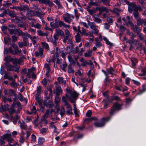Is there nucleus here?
I'll use <instances>...</instances> for the list:
<instances>
[{"instance_id": "1", "label": "nucleus", "mask_w": 146, "mask_h": 146, "mask_svg": "<svg viewBox=\"0 0 146 146\" xmlns=\"http://www.w3.org/2000/svg\"><path fill=\"white\" fill-rule=\"evenodd\" d=\"M3 65L6 67L7 70L10 71L13 70L17 72H19L20 66L17 65L14 66L10 64L9 62H6Z\"/></svg>"}, {"instance_id": "2", "label": "nucleus", "mask_w": 146, "mask_h": 146, "mask_svg": "<svg viewBox=\"0 0 146 146\" xmlns=\"http://www.w3.org/2000/svg\"><path fill=\"white\" fill-rule=\"evenodd\" d=\"M123 104H119L116 103L114 104L113 106L111 107L110 113L111 115H113L114 112L117 111L121 110V107L123 106Z\"/></svg>"}, {"instance_id": "3", "label": "nucleus", "mask_w": 146, "mask_h": 146, "mask_svg": "<svg viewBox=\"0 0 146 146\" xmlns=\"http://www.w3.org/2000/svg\"><path fill=\"white\" fill-rule=\"evenodd\" d=\"M65 34H64V36H62L64 37V39L63 40V42L64 43H66L67 40H69V41H71V35L69 30L66 29L65 31Z\"/></svg>"}, {"instance_id": "4", "label": "nucleus", "mask_w": 146, "mask_h": 146, "mask_svg": "<svg viewBox=\"0 0 146 146\" xmlns=\"http://www.w3.org/2000/svg\"><path fill=\"white\" fill-rule=\"evenodd\" d=\"M68 93L70 94L71 97L73 98V99H71V98H69V100L72 103H74L75 102V100L78 96L79 94L77 93L76 91H74L73 92H68Z\"/></svg>"}, {"instance_id": "5", "label": "nucleus", "mask_w": 146, "mask_h": 146, "mask_svg": "<svg viewBox=\"0 0 146 146\" xmlns=\"http://www.w3.org/2000/svg\"><path fill=\"white\" fill-rule=\"evenodd\" d=\"M21 34V35H20L19 36H21L22 37L23 40V45H24V46H27V43L28 41V39L27 35V33H24L23 32V33H22Z\"/></svg>"}, {"instance_id": "6", "label": "nucleus", "mask_w": 146, "mask_h": 146, "mask_svg": "<svg viewBox=\"0 0 146 146\" xmlns=\"http://www.w3.org/2000/svg\"><path fill=\"white\" fill-rule=\"evenodd\" d=\"M89 25L90 28L94 31V33L96 34H98V33L99 30L98 29V26H97L94 22H91Z\"/></svg>"}, {"instance_id": "7", "label": "nucleus", "mask_w": 146, "mask_h": 146, "mask_svg": "<svg viewBox=\"0 0 146 146\" xmlns=\"http://www.w3.org/2000/svg\"><path fill=\"white\" fill-rule=\"evenodd\" d=\"M8 31L10 34L11 35H13V34H16L18 33V35L19 36L21 35L22 33H23V31L21 30L20 29H8Z\"/></svg>"}, {"instance_id": "8", "label": "nucleus", "mask_w": 146, "mask_h": 146, "mask_svg": "<svg viewBox=\"0 0 146 146\" xmlns=\"http://www.w3.org/2000/svg\"><path fill=\"white\" fill-rule=\"evenodd\" d=\"M13 9H15L17 10H19L21 12H25L26 10H28V7L27 5H24L21 7L14 6L13 7Z\"/></svg>"}, {"instance_id": "9", "label": "nucleus", "mask_w": 146, "mask_h": 146, "mask_svg": "<svg viewBox=\"0 0 146 146\" xmlns=\"http://www.w3.org/2000/svg\"><path fill=\"white\" fill-rule=\"evenodd\" d=\"M63 17L64 21L66 23H70L72 21V20L71 19V15L67 13L64 14Z\"/></svg>"}, {"instance_id": "10", "label": "nucleus", "mask_w": 146, "mask_h": 146, "mask_svg": "<svg viewBox=\"0 0 146 146\" xmlns=\"http://www.w3.org/2000/svg\"><path fill=\"white\" fill-rule=\"evenodd\" d=\"M96 9L98 10L99 11V15H102V13L104 11L106 12H108L109 10L108 9L107 7H104L103 6L101 7H96Z\"/></svg>"}, {"instance_id": "11", "label": "nucleus", "mask_w": 146, "mask_h": 146, "mask_svg": "<svg viewBox=\"0 0 146 146\" xmlns=\"http://www.w3.org/2000/svg\"><path fill=\"white\" fill-rule=\"evenodd\" d=\"M133 31L137 34L139 33L141 30L140 28L137 25L133 24L130 26Z\"/></svg>"}, {"instance_id": "12", "label": "nucleus", "mask_w": 146, "mask_h": 146, "mask_svg": "<svg viewBox=\"0 0 146 146\" xmlns=\"http://www.w3.org/2000/svg\"><path fill=\"white\" fill-rule=\"evenodd\" d=\"M38 1L40 3H44L46 5H48L50 7H52L53 5V3L50 0H36Z\"/></svg>"}, {"instance_id": "13", "label": "nucleus", "mask_w": 146, "mask_h": 146, "mask_svg": "<svg viewBox=\"0 0 146 146\" xmlns=\"http://www.w3.org/2000/svg\"><path fill=\"white\" fill-rule=\"evenodd\" d=\"M136 20H137V25H141L143 24L144 25H146V19H143L139 17Z\"/></svg>"}, {"instance_id": "14", "label": "nucleus", "mask_w": 146, "mask_h": 146, "mask_svg": "<svg viewBox=\"0 0 146 146\" xmlns=\"http://www.w3.org/2000/svg\"><path fill=\"white\" fill-rule=\"evenodd\" d=\"M27 35L28 37L31 40L33 44L34 45H35L37 40V37L35 36L32 37L31 35L28 33L27 34Z\"/></svg>"}, {"instance_id": "15", "label": "nucleus", "mask_w": 146, "mask_h": 146, "mask_svg": "<svg viewBox=\"0 0 146 146\" xmlns=\"http://www.w3.org/2000/svg\"><path fill=\"white\" fill-rule=\"evenodd\" d=\"M99 16L95 14L93 16L94 18V21L98 23H100L102 22V21L99 17Z\"/></svg>"}, {"instance_id": "16", "label": "nucleus", "mask_w": 146, "mask_h": 146, "mask_svg": "<svg viewBox=\"0 0 146 146\" xmlns=\"http://www.w3.org/2000/svg\"><path fill=\"white\" fill-rule=\"evenodd\" d=\"M23 12H21L20 13V14L21 16V17L17 16L15 17V19L20 21H22L25 20L26 17L22 13Z\"/></svg>"}, {"instance_id": "17", "label": "nucleus", "mask_w": 146, "mask_h": 146, "mask_svg": "<svg viewBox=\"0 0 146 146\" xmlns=\"http://www.w3.org/2000/svg\"><path fill=\"white\" fill-rule=\"evenodd\" d=\"M55 30L56 34L59 36H61L62 37L64 36V32L61 29L59 28H56Z\"/></svg>"}, {"instance_id": "18", "label": "nucleus", "mask_w": 146, "mask_h": 146, "mask_svg": "<svg viewBox=\"0 0 146 146\" xmlns=\"http://www.w3.org/2000/svg\"><path fill=\"white\" fill-rule=\"evenodd\" d=\"M132 19L130 16H127L126 17V24L127 25H130L131 26L133 24L132 22Z\"/></svg>"}, {"instance_id": "19", "label": "nucleus", "mask_w": 146, "mask_h": 146, "mask_svg": "<svg viewBox=\"0 0 146 146\" xmlns=\"http://www.w3.org/2000/svg\"><path fill=\"white\" fill-rule=\"evenodd\" d=\"M27 12L26 14V16L28 18H30V17H32L33 16V11L30 10L28 7V10H26Z\"/></svg>"}, {"instance_id": "20", "label": "nucleus", "mask_w": 146, "mask_h": 146, "mask_svg": "<svg viewBox=\"0 0 146 146\" xmlns=\"http://www.w3.org/2000/svg\"><path fill=\"white\" fill-rule=\"evenodd\" d=\"M56 94V96H59L60 93H62V90L60 86H57L55 87Z\"/></svg>"}, {"instance_id": "21", "label": "nucleus", "mask_w": 146, "mask_h": 146, "mask_svg": "<svg viewBox=\"0 0 146 146\" xmlns=\"http://www.w3.org/2000/svg\"><path fill=\"white\" fill-rule=\"evenodd\" d=\"M44 104L47 107H49L50 108H52L54 106V104L53 102L50 100L48 101V102L47 104H46V102H44Z\"/></svg>"}, {"instance_id": "22", "label": "nucleus", "mask_w": 146, "mask_h": 146, "mask_svg": "<svg viewBox=\"0 0 146 146\" xmlns=\"http://www.w3.org/2000/svg\"><path fill=\"white\" fill-rule=\"evenodd\" d=\"M18 26L23 28L24 30H25L28 27V25L26 23L23 22L21 24H18Z\"/></svg>"}, {"instance_id": "23", "label": "nucleus", "mask_w": 146, "mask_h": 146, "mask_svg": "<svg viewBox=\"0 0 146 146\" xmlns=\"http://www.w3.org/2000/svg\"><path fill=\"white\" fill-rule=\"evenodd\" d=\"M11 118L13 120V123L14 124H16L17 123V121L20 118V117L18 115H16L15 117H13V115H12L11 116Z\"/></svg>"}, {"instance_id": "24", "label": "nucleus", "mask_w": 146, "mask_h": 146, "mask_svg": "<svg viewBox=\"0 0 146 146\" xmlns=\"http://www.w3.org/2000/svg\"><path fill=\"white\" fill-rule=\"evenodd\" d=\"M80 33L82 35L81 36H82V35H84L86 36H88L89 35L88 33H86V29L83 27L82 28L81 31L80 30Z\"/></svg>"}, {"instance_id": "25", "label": "nucleus", "mask_w": 146, "mask_h": 146, "mask_svg": "<svg viewBox=\"0 0 146 146\" xmlns=\"http://www.w3.org/2000/svg\"><path fill=\"white\" fill-rule=\"evenodd\" d=\"M37 32L38 35L41 36H47L48 34L46 33H43L42 31L40 30H37Z\"/></svg>"}, {"instance_id": "26", "label": "nucleus", "mask_w": 146, "mask_h": 146, "mask_svg": "<svg viewBox=\"0 0 146 146\" xmlns=\"http://www.w3.org/2000/svg\"><path fill=\"white\" fill-rule=\"evenodd\" d=\"M57 80L60 84H66V81L64 80L63 78L62 77H58L57 78Z\"/></svg>"}, {"instance_id": "27", "label": "nucleus", "mask_w": 146, "mask_h": 146, "mask_svg": "<svg viewBox=\"0 0 146 146\" xmlns=\"http://www.w3.org/2000/svg\"><path fill=\"white\" fill-rule=\"evenodd\" d=\"M75 40L77 42H79L81 40V36L79 33H77V35L75 36Z\"/></svg>"}, {"instance_id": "28", "label": "nucleus", "mask_w": 146, "mask_h": 146, "mask_svg": "<svg viewBox=\"0 0 146 146\" xmlns=\"http://www.w3.org/2000/svg\"><path fill=\"white\" fill-rule=\"evenodd\" d=\"M92 50H88L87 52L84 54L85 57H90L92 56Z\"/></svg>"}, {"instance_id": "29", "label": "nucleus", "mask_w": 146, "mask_h": 146, "mask_svg": "<svg viewBox=\"0 0 146 146\" xmlns=\"http://www.w3.org/2000/svg\"><path fill=\"white\" fill-rule=\"evenodd\" d=\"M74 70L73 69L72 65H69L68 66V72L69 73H74Z\"/></svg>"}, {"instance_id": "30", "label": "nucleus", "mask_w": 146, "mask_h": 146, "mask_svg": "<svg viewBox=\"0 0 146 146\" xmlns=\"http://www.w3.org/2000/svg\"><path fill=\"white\" fill-rule=\"evenodd\" d=\"M58 56V54L57 52H56L55 55H53L51 59V61L53 62L54 64L55 63V60H56V58H57Z\"/></svg>"}, {"instance_id": "31", "label": "nucleus", "mask_w": 146, "mask_h": 146, "mask_svg": "<svg viewBox=\"0 0 146 146\" xmlns=\"http://www.w3.org/2000/svg\"><path fill=\"white\" fill-rule=\"evenodd\" d=\"M50 25L51 27L53 29L58 27V25L57 22L54 23L51 22L50 23Z\"/></svg>"}, {"instance_id": "32", "label": "nucleus", "mask_w": 146, "mask_h": 146, "mask_svg": "<svg viewBox=\"0 0 146 146\" xmlns=\"http://www.w3.org/2000/svg\"><path fill=\"white\" fill-rule=\"evenodd\" d=\"M94 124L96 127H103L104 125V123L102 122V121L100 123L98 122H95Z\"/></svg>"}, {"instance_id": "33", "label": "nucleus", "mask_w": 146, "mask_h": 146, "mask_svg": "<svg viewBox=\"0 0 146 146\" xmlns=\"http://www.w3.org/2000/svg\"><path fill=\"white\" fill-rule=\"evenodd\" d=\"M6 139L8 141L11 142L13 141V139L11 137L10 134H7Z\"/></svg>"}, {"instance_id": "34", "label": "nucleus", "mask_w": 146, "mask_h": 146, "mask_svg": "<svg viewBox=\"0 0 146 146\" xmlns=\"http://www.w3.org/2000/svg\"><path fill=\"white\" fill-rule=\"evenodd\" d=\"M41 44L42 46L45 49L49 50V47L48 44L44 42H41Z\"/></svg>"}, {"instance_id": "35", "label": "nucleus", "mask_w": 146, "mask_h": 146, "mask_svg": "<svg viewBox=\"0 0 146 146\" xmlns=\"http://www.w3.org/2000/svg\"><path fill=\"white\" fill-rule=\"evenodd\" d=\"M28 19L29 20L31 21L30 23V25L32 27H34L35 26V23H36V21L34 19H32V18H28Z\"/></svg>"}, {"instance_id": "36", "label": "nucleus", "mask_w": 146, "mask_h": 146, "mask_svg": "<svg viewBox=\"0 0 146 146\" xmlns=\"http://www.w3.org/2000/svg\"><path fill=\"white\" fill-rule=\"evenodd\" d=\"M8 107L9 105L7 104L3 106L1 105L0 107V109L3 111H5L7 110Z\"/></svg>"}, {"instance_id": "37", "label": "nucleus", "mask_w": 146, "mask_h": 146, "mask_svg": "<svg viewBox=\"0 0 146 146\" xmlns=\"http://www.w3.org/2000/svg\"><path fill=\"white\" fill-rule=\"evenodd\" d=\"M8 110L11 115V116L13 115V114L15 113V110L13 108H10Z\"/></svg>"}, {"instance_id": "38", "label": "nucleus", "mask_w": 146, "mask_h": 146, "mask_svg": "<svg viewBox=\"0 0 146 146\" xmlns=\"http://www.w3.org/2000/svg\"><path fill=\"white\" fill-rule=\"evenodd\" d=\"M110 119V117H103L101 119V121L102 122L104 123V125L106 122L109 121Z\"/></svg>"}, {"instance_id": "39", "label": "nucleus", "mask_w": 146, "mask_h": 146, "mask_svg": "<svg viewBox=\"0 0 146 146\" xmlns=\"http://www.w3.org/2000/svg\"><path fill=\"white\" fill-rule=\"evenodd\" d=\"M67 66V65L66 62L60 65L61 68L64 70V72L66 71V70L65 68Z\"/></svg>"}, {"instance_id": "40", "label": "nucleus", "mask_w": 146, "mask_h": 146, "mask_svg": "<svg viewBox=\"0 0 146 146\" xmlns=\"http://www.w3.org/2000/svg\"><path fill=\"white\" fill-rule=\"evenodd\" d=\"M8 14L9 15L12 17H17L14 11H11L9 12Z\"/></svg>"}, {"instance_id": "41", "label": "nucleus", "mask_w": 146, "mask_h": 146, "mask_svg": "<svg viewBox=\"0 0 146 146\" xmlns=\"http://www.w3.org/2000/svg\"><path fill=\"white\" fill-rule=\"evenodd\" d=\"M45 141V139L43 137H39L38 139V143L39 145H42Z\"/></svg>"}, {"instance_id": "42", "label": "nucleus", "mask_w": 146, "mask_h": 146, "mask_svg": "<svg viewBox=\"0 0 146 146\" xmlns=\"http://www.w3.org/2000/svg\"><path fill=\"white\" fill-rule=\"evenodd\" d=\"M103 102L104 103V108H107L108 106V100L107 99H105L103 100Z\"/></svg>"}, {"instance_id": "43", "label": "nucleus", "mask_w": 146, "mask_h": 146, "mask_svg": "<svg viewBox=\"0 0 146 146\" xmlns=\"http://www.w3.org/2000/svg\"><path fill=\"white\" fill-rule=\"evenodd\" d=\"M134 11L133 12V14L135 19H137L139 18V13L138 11L136 10H134Z\"/></svg>"}, {"instance_id": "44", "label": "nucleus", "mask_w": 146, "mask_h": 146, "mask_svg": "<svg viewBox=\"0 0 146 146\" xmlns=\"http://www.w3.org/2000/svg\"><path fill=\"white\" fill-rule=\"evenodd\" d=\"M21 52V50H19V48L17 47L15 49V50L14 51V52H13V54L14 55H16L17 54H19Z\"/></svg>"}, {"instance_id": "45", "label": "nucleus", "mask_w": 146, "mask_h": 146, "mask_svg": "<svg viewBox=\"0 0 146 146\" xmlns=\"http://www.w3.org/2000/svg\"><path fill=\"white\" fill-rule=\"evenodd\" d=\"M113 11L114 12L118 15H119V13L121 11L120 9L117 8H114Z\"/></svg>"}, {"instance_id": "46", "label": "nucleus", "mask_w": 146, "mask_h": 146, "mask_svg": "<svg viewBox=\"0 0 146 146\" xmlns=\"http://www.w3.org/2000/svg\"><path fill=\"white\" fill-rule=\"evenodd\" d=\"M73 29L74 31L77 32L78 33H80V26H78L77 28L73 26Z\"/></svg>"}, {"instance_id": "47", "label": "nucleus", "mask_w": 146, "mask_h": 146, "mask_svg": "<svg viewBox=\"0 0 146 146\" xmlns=\"http://www.w3.org/2000/svg\"><path fill=\"white\" fill-rule=\"evenodd\" d=\"M10 85L14 88H16L17 86V84L15 80L12 81L10 84Z\"/></svg>"}, {"instance_id": "48", "label": "nucleus", "mask_w": 146, "mask_h": 146, "mask_svg": "<svg viewBox=\"0 0 146 146\" xmlns=\"http://www.w3.org/2000/svg\"><path fill=\"white\" fill-rule=\"evenodd\" d=\"M103 39L106 42V43L107 44L111 46H112L113 45V44L110 42L106 37H104Z\"/></svg>"}, {"instance_id": "49", "label": "nucleus", "mask_w": 146, "mask_h": 146, "mask_svg": "<svg viewBox=\"0 0 146 146\" xmlns=\"http://www.w3.org/2000/svg\"><path fill=\"white\" fill-rule=\"evenodd\" d=\"M137 7L135 3H131L129 4V7L132 8L134 10H135Z\"/></svg>"}, {"instance_id": "50", "label": "nucleus", "mask_w": 146, "mask_h": 146, "mask_svg": "<svg viewBox=\"0 0 146 146\" xmlns=\"http://www.w3.org/2000/svg\"><path fill=\"white\" fill-rule=\"evenodd\" d=\"M141 72H142V74H139V76H144L146 75V68H143L141 70Z\"/></svg>"}, {"instance_id": "51", "label": "nucleus", "mask_w": 146, "mask_h": 146, "mask_svg": "<svg viewBox=\"0 0 146 146\" xmlns=\"http://www.w3.org/2000/svg\"><path fill=\"white\" fill-rule=\"evenodd\" d=\"M89 5L90 6H92L93 5H94L95 6H98V3L97 2H93V1H90L89 3Z\"/></svg>"}, {"instance_id": "52", "label": "nucleus", "mask_w": 146, "mask_h": 146, "mask_svg": "<svg viewBox=\"0 0 146 146\" xmlns=\"http://www.w3.org/2000/svg\"><path fill=\"white\" fill-rule=\"evenodd\" d=\"M7 50L10 52L11 53H12L13 54V52H14V51L12 49V48L11 47H10L8 49H7V51H6L5 49V53L7 54Z\"/></svg>"}, {"instance_id": "53", "label": "nucleus", "mask_w": 146, "mask_h": 146, "mask_svg": "<svg viewBox=\"0 0 146 146\" xmlns=\"http://www.w3.org/2000/svg\"><path fill=\"white\" fill-rule=\"evenodd\" d=\"M65 113V111L64 107H62L61 108L60 114L61 116L64 115Z\"/></svg>"}, {"instance_id": "54", "label": "nucleus", "mask_w": 146, "mask_h": 146, "mask_svg": "<svg viewBox=\"0 0 146 146\" xmlns=\"http://www.w3.org/2000/svg\"><path fill=\"white\" fill-rule=\"evenodd\" d=\"M43 26L44 28V29L48 31H52L53 30L52 29L48 27L47 26V23L45 24L44 25H43Z\"/></svg>"}, {"instance_id": "55", "label": "nucleus", "mask_w": 146, "mask_h": 146, "mask_svg": "<svg viewBox=\"0 0 146 146\" xmlns=\"http://www.w3.org/2000/svg\"><path fill=\"white\" fill-rule=\"evenodd\" d=\"M137 36L141 40H143L144 39V37L141 33L140 32L137 34Z\"/></svg>"}, {"instance_id": "56", "label": "nucleus", "mask_w": 146, "mask_h": 146, "mask_svg": "<svg viewBox=\"0 0 146 146\" xmlns=\"http://www.w3.org/2000/svg\"><path fill=\"white\" fill-rule=\"evenodd\" d=\"M9 93L10 94L11 96H16V94L15 93L14 91L13 90L11 89H10L9 90Z\"/></svg>"}, {"instance_id": "57", "label": "nucleus", "mask_w": 146, "mask_h": 146, "mask_svg": "<svg viewBox=\"0 0 146 146\" xmlns=\"http://www.w3.org/2000/svg\"><path fill=\"white\" fill-rule=\"evenodd\" d=\"M43 49L42 48H40L38 49V52L40 54V57L42 58L43 57Z\"/></svg>"}, {"instance_id": "58", "label": "nucleus", "mask_w": 146, "mask_h": 146, "mask_svg": "<svg viewBox=\"0 0 146 146\" xmlns=\"http://www.w3.org/2000/svg\"><path fill=\"white\" fill-rule=\"evenodd\" d=\"M103 4L106 5H110V1L109 0H101Z\"/></svg>"}, {"instance_id": "59", "label": "nucleus", "mask_w": 146, "mask_h": 146, "mask_svg": "<svg viewBox=\"0 0 146 146\" xmlns=\"http://www.w3.org/2000/svg\"><path fill=\"white\" fill-rule=\"evenodd\" d=\"M131 61L132 62V65L133 66H135V63L136 62L137 60L136 59L134 58H132L131 59Z\"/></svg>"}, {"instance_id": "60", "label": "nucleus", "mask_w": 146, "mask_h": 146, "mask_svg": "<svg viewBox=\"0 0 146 146\" xmlns=\"http://www.w3.org/2000/svg\"><path fill=\"white\" fill-rule=\"evenodd\" d=\"M1 29L2 31L4 33H5V31L7 29L8 30V29L9 28H8V27L5 26H3L1 27Z\"/></svg>"}, {"instance_id": "61", "label": "nucleus", "mask_w": 146, "mask_h": 146, "mask_svg": "<svg viewBox=\"0 0 146 146\" xmlns=\"http://www.w3.org/2000/svg\"><path fill=\"white\" fill-rule=\"evenodd\" d=\"M20 127L21 129L25 130L27 127V126L25 125V122H23L20 125Z\"/></svg>"}, {"instance_id": "62", "label": "nucleus", "mask_w": 146, "mask_h": 146, "mask_svg": "<svg viewBox=\"0 0 146 146\" xmlns=\"http://www.w3.org/2000/svg\"><path fill=\"white\" fill-rule=\"evenodd\" d=\"M66 113L68 115H70V114H73V113L72 112V108H70V109H68V110L66 111Z\"/></svg>"}, {"instance_id": "63", "label": "nucleus", "mask_w": 146, "mask_h": 146, "mask_svg": "<svg viewBox=\"0 0 146 146\" xmlns=\"http://www.w3.org/2000/svg\"><path fill=\"white\" fill-rule=\"evenodd\" d=\"M11 38H4V40L6 43H8L9 44L10 43Z\"/></svg>"}, {"instance_id": "64", "label": "nucleus", "mask_w": 146, "mask_h": 146, "mask_svg": "<svg viewBox=\"0 0 146 146\" xmlns=\"http://www.w3.org/2000/svg\"><path fill=\"white\" fill-rule=\"evenodd\" d=\"M83 136V135L82 134H80L78 135L77 136H75L74 138L73 139L74 140H76V139H80L82 138Z\"/></svg>"}]
</instances>
